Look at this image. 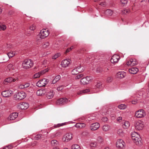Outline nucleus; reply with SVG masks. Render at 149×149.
Segmentation results:
<instances>
[{"label":"nucleus","mask_w":149,"mask_h":149,"mask_svg":"<svg viewBox=\"0 0 149 149\" xmlns=\"http://www.w3.org/2000/svg\"><path fill=\"white\" fill-rule=\"evenodd\" d=\"M39 72L35 74L33 76V78H36L39 77H40V74L39 73Z\"/></svg>","instance_id":"nucleus-50"},{"label":"nucleus","mask_w":149,"mask_h":149,"mask_svg":"<svg viewBox=\"0 0 149 149\" xmlns=\"http://www.w3.org/2000/svg\"><path fill=\"white\" fill-rule=\"evenodd\" d=\"M13 148V146L11 145H8L3 148L2 149H11Z\"/></svg>","instance_id":"nucleus-52"},{"label":"nucleus","mask_w":149,"mask_h":149,"mask_svg":"<svg viewBox=\"0 0 149 149\" xmlns=\"http://www.w3.org/2000/svg\"><path fill=\"white\" fill-rule=\"evenodd\" d=\"M102 84L101 82H97L95 85V86L98 88H100L102 87Z\"/></svg>","instance_id":"nucleus-49"},{"label":"nucleus","mask_w":149,"mask_h":149,"mask_svg":"<svg viewBox=\"0 0 149 149\" xmlns=\"http://www.w3.org/2000/svg\"><path fill=\"white\" fill-rule=\"evenodd\" d=\"M77 70L79 73L82 72L84 71V69H83L82 67H81L80 65L77 66Z\"/></svg>","instance_id":"nucleus-39"},{"label":"nucleus","mask_w":149,"mask_h":149,"mask_svg":"<svg viewBox=\"0 0 149 149\" xmlns=\"http://www.w3.org/2000/svg\"><path fill=\"white\" fill-rule=\"evenodd\" d=\"M122 124V126L124 129L128 128L130 125V123L128 121H124Z\"/></svg>","instance_id":"nucleus-26"},{"label":"nucleus","mask_w":149,"mask_h":149,"mask_svg":"<svg viewBox=\"0 0 149 149\" xmlns=\"http://www.w3.org/2000/svg\"><path fill=\"white\" fill-rule=\"evenodd\" d=\"M139 134L136 132H134L132 133L131 136L132 139H133V137H135L136 136H138Z\"/></svg>","instance_id":"nucleus-40"},{"label":"nucleus","mask_w":149,"mask_h":149,"mask_svg":"<svg viewBox=\"0 0 149 149\" xmlns=\"http://www.w3.org/2000/svg\"><path fill=\"white\" fill-rule=\"evenodd\" d=\"M60 56V54L58 53L56 54L52 57V59H55Z\"/></svg>","instance_id":"nucleus-43"},{"label":"nucleus","mask_w":149,"mask_h":149,"mask_svg":"<svg viewBox=\"0 0 149 149\" xmlns=\"http://www.w3.org/2000/svg\"><path fill=\"white\" fill-rule=\"evenodd\" d=\"M116 145L119 149H123L125 147V143L122 139H118L116 141Z\"/></svg>","instance_id":"nucleus-3"},{"label":"nucleus","mask_w":149,"mask_h":149,"mask_svg":"<svg viewBox=\"0 0 149 149\" xmlns=\"http://www.w3.org/2000/svg\"><path fill=\"white\" fill-rule=\"evenodd\" d=\"M117 120L118 121L120 122V120H122V117H118L117 118Z\"/></svg>","instance_id":"nucleus-63"},{"label":"nucleus","mask_w":149,"mask_h":149,"mask_svg":"<svg viewBox=\"0 0 149 149\" xmlns=\"http://www.w3.org/2000/svg\"><path fill=\"white\" fill-rule=\"evenodd\" d=\"M33 65V62L30 59L25 60L22 64L23 68L26 69L31 68Z\"/></svg>","instance_id":"nucleus-1"},{"label":"nucleus","mask_w":149,"mask_h":149,"mask_svg":"<svg viewBox=\"0 0 149 149\" xmlns=\"http://www.w3.org/2000/svg\"><path fill=\"white\" fill-rule=\"evenodd\" d=\"M89 91L90 90L89 89H86L80 91L79 92H78L77 94L78 95H80L81 94H82L83 93H84L89 92Z\"/></svg>","instance_id":"nucleus-33"},{"label":"nucleus","mask_w":149,"mask_h":149,"mask_svg":"<svg viewBox=\"0 0 149 149\" xmlns=\"http://www.w3.org/2000/svg\"><path fill=\"white\" fill-rule=\"evenodd\" d=\"M29 107V104L26 102H22L18 104L17 107L18 109H26Z\"/></svg>","instance_id":"nucleus-8"},{"label":"nucleus","mask_w":149,"mask_h":149,"mask_svg":"<svg viewBox=\"0 0 149 149\" xmlns=\"http://www.w3.org/2000/svg\"><path fill=\"white\" fill-rule=\"evenodd\" d=\"M46 90L45 89H41L38 90L36 92V94L38 96H43L46 93Z\"/></svg>","instance_id":"nucleus-20"},{"label":"nucleus","mask_w":149,"mask_h":149,"mask_svg":"<svg viewBox=\"0 0 149 149\" xmlns=\"http://www.w3.org/2000/svg\"><path fill=\"white\" fill-rule=\"evenodd\" d=\"M126 73L124 72H119L117 73V77L118 78H124L125 76Z\"/></svg>","instance_id":"nucleus-25"},{"label":"nucleus","mask_w":149,"mask_h":149,"mask_svg":"<svg viewBox=\"0 0 149 149\" xmlns=\"http://www.w3.org/2000/svg\"><path fill=\"white\" fill-rule=\"evenodd\" d=\"M143 111V109L137 111L135 113V116L137 118L143 117L146 115V114Z\"/></svg>","instance_id":"nucleus-9"},{"label":"nucleus","mask_w":149,"mask_h":149,"mask_svg":"<svg viewBox=\"0 0 149 149\" xmlns=\"http://www.w3.org/2000/svg\"><path fill=\"white\" fill-rule=\"evenodd\" d=\"M79 73L77 68L73 69L71 71V74L73 75H75Z\"/></svg>","instance_id":"nucleus-29"},{"label":"nucleus","mask_w":149,"mask_h":149,"mask_svg":"<svg viewBox=\"0 0 149 149\" xmlns=\"http://www.w3.org/2000/svg\"><path fill=\"white\" fill-rule=\"evenodd\" d=\"M30 86V84L29 83H26L24 85L25 88L29 87Z\"/></svg>","instance_id":"nucleus-62"},{"label":"nucleus","mask_w":149,"mask_h":149,"mask_svg":"<svg viewBox=\"0 0 149 149\" xmlns=\"http://www.w3.org/2000/svg\"><path fill=\"white\" fill-rule=\"evenodd\" d=\"M37 143L38 142L37 141H34L31 143V146H34L36 145L37 144Z\"/></svg>","instance_id":"nucleus-60"},{"label":"nucleus","mask_w":149,"mask_h":149,"mask_svg":"<svg viewBox=\"0 0 149 149\" xmlns=\"http://www.w3.org/2000/svg\"><path fill=\"white\" fill-rule=\"evenodd\" d=\"M72 138V134L68 133L66 134L63 136L62 139L64 141L67 142L71 140Z\"/></svg>","instance_id":"nucleus-12"},{"label":"nucleus","mask_w":149,"mask_h":149,"mask_svg":"<svg viewBox=\"0 0 149 149\" xmlns=\"http://www.w3.org/2000/svg\"><path fill=\"white\" fill-rule=\"evenodd\" d=\"M129 10L127 9H125L122 10V13L123 14H126L129 13Z\"/></svg>","instance_id":"nucleus-45"},{"label":"nucleus","mask_w":149,"mask_h":149,"mask_svg":"<svg viewBox=\"0 0 149 149\" xmlns=\"http://www.w3.org/2000/svg\"><path fill=\"white\" fill-rule=\"evenodd\" d=\"M102 69L101 68H97L96 70V72L97 73L102 72Z\"/></svg>","instance_id":"nucleus-58"},{"label":"nucleus","mask_w":149,"mask_h":149,"mask_svg":"<svg viewBox=\"0 0 149 149\" xmlns=\"http://www.w3.org/2000/svg\"><path fill=\"white\" fill-rule=\"evenodd\" d=\"M132 139L134 141L136 145L139 146L142 144L141 141V139L139 134L138 135V136H136L135 137H133Z\"/></svg>","instance_id":"nucleus-11"},{"label":"nucleus","mask_w":149,"mask_h":149,"mask_svg":"<svg viewBox=\"0 0 149 149\" xmlns=\"http://www.w3.org/2000/svg\"><path fill=\"white\" fill-rule=\"evenodd\" d=\"M61 78V76L59 75H58L56 76L54 79L52 81V84H55Z\"/></svg>","instance_id":"nucleus-28"},{"label":"nucleus","mask_w":149,"mask_h":149,"mask_svg":"<svg viewBox=\"0 0 149 149\" xmlns=\"http://www.w3.org/2000/svg\"><path fill=\"white\" fill-rule=\"evenodd\" d=\"M65 125V123H62L61 124L59 123L57 125H55L54 126V128H57L61 126H63Z\"/></svg>","instance_id":"nucleus-41"},{"label":"nucleus","mask_w":149,"mask_h":149,"mask_svg":"<svg viewBox=\"0 0 149 149\" xmlns=\"http://www.w3.org/2000/svg\"><path fill=\"white\" fill-rule=\"evenodd\" d=\"M64 88V86H61L58 87L57 89L58 91H62Z\"/></svg>","instance_id":"nucleus-59"},{"label":"nucleus","mask_w":149,"mask_h":149,"mask_svg":"<svg viewBox=\"0 0 149 149\" xmlns=\"http://www.w3.org/2000/svg\"><path fill=\"white\" fill-rule=\"evenodd\" d=\"M117 133L121 136H123L124 135V132L121 129H119L117 131Z\"/></svg>","instance_id":"nucleus-35"},{"label":"nucleus","mask_w":149,"mask_h":149,"mask_svg":"<svg viewBox=\"0 0 149 149\" xmlns=\"http://www.w3.org/2000/svg\"><path fill=\"white\" fill-rule=\"evenodd\" d=\"M6 28V25L2 24L0 22V30L4 31L5 30Z\"/></svg>","instance_id":"nucleus-37"},{"label":"nucleus","mask_w":149,"mask_h":149,"mask_svg":"<svg viewBox=\"0 0 149 149\" xmlns=\"http://www.w3.org/2000/svg\"><path fill=\"white\" fill-rule=\"evenodd\" d=\"M70 60L65 59L61 62V65L62 67L66 68L68 66L70 63Z\"/></svg>","instance_id":"nucleus-18"},{"label":"nucleus","mask_w":149,"mask_h":149,"mask_svg":"<svg viewBox=\"0 0 149 149\" xmlns=\"http://www.w3.org/2000/svg\"><path fill=\"white\" fill-rule=\"evenodd\" d=\"M18 114L17 112H14L11 113L8 117V118L10 120H14L17 118Z\"/></svg>","instance_id":"nucleus-21"},{"label":"nucleus","mask_w":149,"mask_h":149,"mask_svg":"<svg viewBox=\"0 0 149 149\" xmlns=\"http://www.w3.org/2000/svg\"><path fill=\"white\" fill-rule=\"evenodd\" d=\"M26 97V94L24 92L22 91L14 95V97L16 100H20Z\"/></svg>","instance_id":"nucleus-2"},{"label":"nucleus","mask_w":149,"mask_h":149,"mask_svg":"<svg viewBox=\"0 0 149 149\" xmlns=\"http://www.w3.org/2000/svg\"><path fill=\"white\" fill-rule=\"evenodd\" d=\"M68 99L65 97L61 98L57 100L56 101V104L59 105H62L70 102Z\"/></svg>","instance_id":"nucleus-7"},{"label":"nucleus","mask_w":149,"mask_h":149,"mask_svg":"<svg viewBox=\"0 0 149 149\" xmlns=\"http://www.w3.org/2000/svg\"><path fill=\"white\" fill-rule=\"evenodd\" d=\"M7 54L9 58H11L13 56L15 55V53L13 52H8Z\"/></svg>","instance_id":"nucleus-42"},{"label":"nucleus","mask_w":149,"mask_h":149,"mask_svg":"<svg viewBox=\"0 0 149 149\" xmlns=\"http://www.w3.org/2000/svg\"><path fill=\"white\" fill-rule=\"evenodd\" d=\"M129 72L131 74H134L136 73L139 71V69L136 68H132L129 69Z\"/></svg>","instance_id":"nucleus-22"},{"label":"nucleus","mask_w":149,"mask_h":149,"mask_svg":"<svg viewBox=\"0 0 149 149\" xmlns=\"http://www.w3.org/2000/svg\"><path fill=\"white\" fill-rule=\"evenodd\" d=\"M8 69L9 70L13 72L15 70V66L13 65L12 63H10L7 66Z\"/></svg>","instance_id":"nucleus-27"},{"label":"nucleus","mask_w":149,"mask_h":149,"mask_svg":"<svg viewBox=\"0 0 149 149\" xmlns=\"http://www.w3.org/2000/svg\"><path fill=\"white\" fill-rule=\"evenodd\" d=\"M74 126L79 129H83L85 127L86 124L83 123H76Z\"/></svg>","instance_id":"nucleus-23"},{"label":"nucleus","mask_w":149,"mask_h":149,"mask_svg":"<svg viewBox=\"0 0 149 149\" xmlns=\"http://www.w3.org/2000/svg\"><path fill=\"white\" fill-rule=\"evenodd\" d=\"M36 28V26L34 24H33L30 27L29 29L33 31Z\"/></svg>","instance_id":"nucleus-48"},{"label":"nucleus","mask_w":149,"mask_h":149,"mask_svg":"<svg viewBox=\"0 0 149 149\" xmlns=\"http://www.w3.org/2000/svg\"><path fill=\"white\" fill-rule=\"evenodd\" d=\"M113 80V78L111 77H109L107 78V81L108 82H111Z\"/></svg>","instance_id":"nucleus-57"},{"label":"nucleus","mask_w":149,"mask_h":149,"mask_svg":"<svg viewBox=\"0 0 149 149\" xmlns=\"http://www.w3.org/2000/svg\"><path fill=\"white\" fill-rule=\"evenodd\" d=\"M48 82V79H43L38 81L36 83V86L39 87L45 86Z\"/></svg>","instance_id":"nucleus-4"},{"label":"nucleus","mask_w":149,"mask_h":149,"mask_svg":"<svg viewBox=\"0 0 149 149\" xmlns=\"http://www.w3.org/2000/svg\"><path fill=\"white\" fill-rule=\"evenodd\" d=\"M73 46H72L68 48L65 51V54H67V53H68L69 52L71 51L72 50V49H73Z\"/></svg>","instance_id":"nucleus-51"},{"label":"nucleus","mask_w":149,"mask_h":149,"mask_svg":"<svg viewBox=\"0 0 149 149\" xmlns=\"http://www.w3.org/2000/svg\"><path fill=\"white\" fill-rule=\"evenodd\" d=\"M100 124L98 123H95L91 124L90 129L92 131L97 130L100 127Z\"/></svg>","instance_id":"nucleus-15"},{"label":"nucleus","mask_w":149,"mask_h":149,"mask_svg":"<svg viewBox=\"0 0 149 149\" xmlns=\"http://www.w3.org/2000/svg\"><path fill=\"white\" fill-rule=\"evenodd\" d=\"M33 89V87L31 86L26 89V91L29 93H32Z\"/></svg>","instance_id":"nucleus-46"},{"label":"nucleus","mask_w":149,"mask_h":149,"mask_svg":"<svg viewBox=\"0 0 149 149\" xmlns=\"http://www.w3.org/2000/svg\"><path fill=\"white\" fill-rule=\"evenodd\" d=\"M120 58L119 56L117 54L114 55L111 59V62L112 63H117Z\"/></svg>","instance_id":"nucleus-14"},{"label":"nucleus","mask_w":149,"mask_h":149,"mask_svg":"<svg viewBox=\"0 0 149 149\" xmlns=\"http://www.w3.org/2000/svg\"><path fill=\"white\" fill-rule=\"evenodd\" d=\"M134 126L136 130H142L143 127V125L140 120L136 121L134 123Z\"/></svg>","instance_id":"nucleus-6"},{"label":"nucleus","mask_w":149,"mask_h":149,"mask_svg":"<svg viewBox=\"0 0 149 149\" xmlns=\"http://www.w3.org/2000/svg\"><path fill=\"white\" fill-rule=\"evenodd\" d=\"M85 49L84 48H82V49H80L78 51L79 53H83L84 52Z\"/></svg>","instance_id":"nucleus-61"},{"label":"nucleus","mask_w":149,"mask_h":149,"mask_svg":"<svg viewBox=\"0 0 149 149\" xmlns=\"http://www.w3.org/2000/svg\"><path fill=\"white\" fill-rule=\"evenodd\" d=\"M52 146L56 147L58 146L59 144L58 142L56 140H52L51 141Z\"/></svg>","instance_id":"nucleus-24"},{"label":"nucleus","mask_w":149,"mask_h":149,"mask_svg":"<svg viewBox=\"0 0 149 149\" xmlns=\"http://www.w3.org/2000/svg\"><path fill=\"white\" fill-rule=\"evenodd\" d=\"M42 135L41 134H38L35 137V139L36 140H39L41 138H42Z\"/></svg>","instance_id":"nucleus-38"},{"label":"nucleus","mask_w":149,"mask_h":149,"mask_svg":"<svg viewBox=\"0 0 149 149\" xmlns=\"http://www.w3.org/2000/svg\"><path fill=\"white\" fill-rule=\"evenodd\" d=\"M121 3L124 5L126 4L127 3V0H120Z\"/></svg>","instance_id":"nucleus-55"},{"label":"nucleus","mask_w":149,"mask_h":149,"mask_svg":"<svg viewBox=\"0 0 149 149\" xmlns=\"http://www.w3.org/2000/svg\"><path fill=\"white\" fill-rule=\"evenodd\" d=\"M72 149H81L80 146L77 144H75L72 145Z\"/></svg>","instance_id":"nucleus-34"},{"label":"nucleus","mask_w":149,"mask_h":149,"mask_svg":"<svg viewBox=\"0 0 149 149\" xmlns=\"http://www.w3.org/2000/svg\"><path fill=\"white\" fill-rule=\"evenodd\" d=\"M137 64V62L136 61L135 59H130V61L127 62V65H130L131 66L136 65Z\"/></svg>","instance_id":"nucleus-17"},{"label":"nucleus","mask_w":149,"mask_h":149,"mask_svg":"<svg viewBox=\"0 0 149 149\" xmlns=\"http://www.w3.org/2000/svg\"><path fill=\"white\" fill-rule=\"evenodd\" d=\"M16 79L12 77H9L5 79L3 82V84H7L8 83H11L12 82H15Z\"/></svg>","instance_id":"nucleus-19"},{"label":"nucleus","mask_w":149,"mask_h":149,"mask_svg":"<svg viewBox=\"0 0 149 149\" xmlns=\"http://www.w3.org/2000/svg\"><path fill=\"white\" fill-rule=\"evenodd\" d=\"M12 91L9 90H5L1 93V95L4 97H8L11 96Z\"/></svg>","instance_id":"nucleus-13"},{"label":"nucleus","mask_w":149,"mask_h":149,"mask_svg":"<svg viewBox=\"0 0 149 149\" xmlns=\"http://www.w3.org/2000/svg\"><path fill=\"white\" fill-rule=\"evenodd\" d=\"M49 34V31L46 29L42 30L39 34L40 38L42 39H44L48 36Z\"/></svg>","instance_id":"nucleus-5"},{"label":"nucleus","mask_w":149,"mask_h":149,"mask_svg":"<svg viewBox=\"0 0 149 149\" xmlns=\"http://www.w3.org/2000/svg\"><path fill=\"white\" fill-rule=\"evenodd\" d=\"M48 71V70H47L46 69L44 70H42L40 72H39L40 74V75H42V74H43L45 73L46 72Z\"/></svg>","instance_id":"nucleus-54"},{"label":"nucleus","mask_w":149,"mask_h":149,"mask_svg":"<svg viewBox=\"0 0 149 149\" xmlns=\"http://www.w3.org/2000/svg\"><path fill=\"white\" fill-rule=\"evenodd\" d=\"M91 81V79L90 77H86L81 79L80 80L81 84L86 85Z\"/></svg>","instance_id":"nucleus-10"},{"label":"nucleus","mask_w":149,"mask_h":149,"mask_svg":"<svg viewBox=\"0 0 149 149\" xmlns=\"http://www.w3.org/2000/svg\"><path fill=\"white\" fill-rule=\"evenodd\" d=\"M90 146L92 147L95 148L97 147V145L96 142H93L91 143Z\"/></svg>","instance_id":"nucleus-44"},{"label":"nucleus","mask_w":149,"mask_h":149,"mask_svg":"<svg viewBox=\"0 0 149 149\" xmlns=\"http://www.w3.org/2000/svg\"><path fill=\"white\" fill-rule=\"evenodd\" d=\"M81 134L83 136H87L89 135V133L88 132L85 131L83 132Z\"/></svg>","instance_id":"nucleus-53"},{"label":"nucleus","mask_w":149,"mask_h":149,"mask_svg":"<svg viewBox=\"0 0 149 149\" xmlns=\"http://www.w3.org/2000/svg\"><path fill=\"white\" fill-rule=\"evenodd\" d=\"M118 107L120 109H124L127 108V106L124 104H121L119 105Z\"/></svg>","instance_id":"nucleus-36"},{"label":"nucleus","mask_w":149,"mask_h":149,"mask_svg":"<svg viewBox=\"0 0 149 149\" xmlns=\"http://www.w3.org/2000/svg\"><path fill=\"white\" fill-rule=\"evenodd\" d=\"M49 46V43L48 42L45 43L42 45V47L43 48H47Z\"/></svg>","instance_id":"nucleus-56"},{"label":"nucleus","mask_w":149,"mask_h":149,"mask_svg":"<svg viewBox=\"0 0 149 149\" xmlns=\"http://www.w3.org/2000/svg\"><path fill=\"white\" fill-rule=\"evenodd\" d=\"M105 13L107 15L111 16L113 14V12L111 10L107 9L105 11Z\"/></svg>","instance_id":"nucleus-31"},{"label":"nucleus","mask_w":149,"mask_h":149,"mask_svg":"<svg viewBox=\"0 0 149 149\" xmlns=\"http://www.w3.org/2000/svg\"><path fill=\"white\" fill-rule=\"evenodd\" d=\"M102 129L104 131L107 132L109 130L110 127L108 125H105L103 126Z\"/></svg>","instance_id":"nucleus-30"},{"label":"nucleus","mask_w":149,"mask_h":149,"mask_svg":"<svg viewBox=\"0 0 149 149\" xmlns=\"http://www.w3.org/2000/svg\"><path fill=\"white\" fill-rule=\"evenodd\" d=\"M84 76V75L83 74H79L75 77V78L76 79H79Z\"/></svg>","instance_id":"nucleus-47"},{"label":"nucleus","mask_w":149,"mask_h":149,"mask_svg":"<svg viewBox=\"0 0 149 149\" xmlns=\"http://www.w3.org/2000/svg\"><path fill=\"white\" fill-rule=\"evenodd\" d=\"M54 93V92L53 90H51L49 91L46 92V97L48 99H51L53 97Z\"/></svg>","instance_id":"nucleus-16"},{"label":"nucleus","mask_w":149,"mask_h":149,"mask_svg":"<svg viewBox=\"0 0 149 149\" xmlns=\"http://www.w3.org/2000/svg\"><path fill=\"white\" fill-rule=\"evenodd\" d=\"M97 141L98 143H103L104 142V139L101 136H99L97 137Z\"/></svg>","instance_id":"nucleus-32"},{"label":"nucleus","mask_w":149,"mask_h":149,"mask_svg":"<svg viewBox=\"0 0 149 149\" xmlns=\"http://www.w3.org/2000/svg\"><path fill=\"white\" fill-rule=\"evenodd\" d=\"M19 87L20 88L23 89L25 88L24 85H21L19 86Z\"/></svg>","instance_id":"nucleus-64"}]
</instances>
